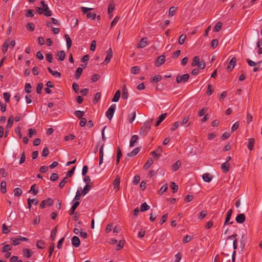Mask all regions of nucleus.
<instances>
[{
	"label": "nucleus",
	"instance_id": "32",
	"mask_svg": "<svg viewBox=\"0 0 262 262\" xmlns=\"http://www.w3.org/2000/svg\"><path fill=\"white\" fill-rule=\"evenodd\" d=\"M13 120H14L13 116H11L8 119L7 123L6 125L7 128H10L12 126Z\"/></svg>",
	"mask_w": 262,
	"mask_h": 262
},
{
	"label": "nucleus",
	"instance_id": "56",
	"mask_svg": "<svg viewBox=\"0 0 262 262\" xmlns=\"http://www.w3.org/2000/svg\"><path fill=\"white\" fill-rule=\"evenodd\" d=\"M12 247L10 245H5L2 249V252H6L11 250Z\"/></svg>",
	"mask_w": 262,
	"mask_h": 262
},
{
	"label": "nucleus",
	"instance_id": "28",
	"mask_svg": "<svg viewBox=\"0 0 262 262\" xmlns=\"http://www.w3.org/2000/svg\"><path fill=\"white\" fill-rule=\"evenodd\" d=\"M23 254L27 258H29L32 256V253L29 249L26 248L23 250Z\"/></svg>",
	"mask_w": 262,
	"mask_h": 262
},
{
	"label": "nucleus",
	"instance_id": "14",
	"mask_svg": "<svg viewBox=\"0 0 262 262\" xmlns=\"http://www.w3.org/2000/svg\"><path fill=\"white\" fill-rule=\"evenodd\" d=\"M148 45L147 38L144 37L141 39L138 45V48H143Z\"/></svg>",
	"mask_w": 262,
	"mask_h": 262
},
{
	"label": "nucleus",
	"instance_id": "27",
	"mask_svg": "<svg viewBox=\"0 0 262 262\" xmlns=\"http://www.w3.org/2000/svg\"><path fill=\"white\" fill-rule=\"evenodd\" d=\"M64 38L67 41V45L68 49H70L72 46V40L71 39L69 35L68 34L64 35Z\"/></svg>",
	"mask_w": 262,
	"mask_h": 262
},
{
	"label": "nucleus",
	"instance_id": "55",
	"mask_svg": "<svg viewBox=\"0 0 262 262\" xmlns=\"http://www.w3.org/2000/svg\"><path fill=\"white\" fill-rule=\"evenodd\" d=\"M162 79V77L161 75H156L155 76L151 81V82H157L160 81Z\"/></svg>",
	"mask_w": 262,
	"mask_h": 262
},
{
	"label": "nucleus",
	"instance_id": "45",
	"mask_svg": "<svg viewBox=\"0 0 262 262\" xmlns=\"http://www.w3.org/2000/svg\"><path fill=\"white\" fill-rule=\"evenodd\" d=\"M100 98H101L100 93L98 92V93H96L95 97L94 98L93 101V103L94 104H96L100 99Z\"/></svg>",
	"mask_w": 262,
	"mask_h": 262
},
{
	"label": "nucleus",
	"instance_id": "37",
	"mask_svg": "<svg viewBox=\"0 0 262 262\" xmlns=\"http://www.w3.org/2000/svg\"><path fill=\"white\" fill-rule=\"evenodd\" d=\"M57 227H55L51 231L50 238L52 241L55 240V236H56V233H57Z\"/></svg>",
	"mask_w": 262,
	"mask_h": 262
},
{
	"label": "nucleus",
	"instance_id": "44",
	"mask_svg": "<svg viewBox=\"0 0 262 262\" xmlns=\"http://www.w3.org/2000/svg\"><path fill=\"white\" fill-rule=\"evenodd\" d=\"M6 182L5 181H3L1 183V192L3 193L6 192Z\"/></svg>",
	"mask_w": 262,
	"mask_h": 262
},
{
	"label": "nucleus",
	"instance_id": "9",
	"mask_svg": "<svg viewBox=\"0 0 262 262\" xmlns=\"http://www.w3.org/2000/svg\"><path fill=\"white\" fill-rule=\"evenodd\" d=\"M165 61V57L164 55H161L158 57L155 62L156 67H160Z\"/></svg>",
	"mask_w": 262,
	"mask_h": 262
},
{
	"label": "nucleus",
	"instance_id": "49",
	"mask_svg": "<svg viewBox=\"0 0 262 262\" xmlns=\"http://www.w3.org/2000/svg\"><path fill=\"white\" fill-rule=\"evenodd\" d=\"M84 114V112L81 111H76L74 113V115L78 118H82Z\"/></svg>",
	"mask_w": 262,
	"mask_h": 262
},
{
	"label": "nucleus",
	"instance_id": "43",
	"mask_svg": "<svg viewBox=\"0 0 262 262\" xmlns=\"http://www.w3.org/2000/svg\"><path fill=\"white\" fill-rule=\"evenodd\" d=\"M222 27V23L221 22H218L214 26L213 31L216 32H219L221 30Z\"/></svg>",
	"mask_w": 262,
	"mask_h": 262
},
{
	"label": "nucleus",
	"instance_id": "30",
	"mask_svg": "<svg viewBox=\"0 0 262 262\" xmlns=\"http://www.w3.org/2000/svg\"><path fill=\"white\" fill-rule=\"evenodd\" d=\"M136 112H133L130 114L128 116V120L130 123H132L135 120L136 118Z\"/></svg>",
	"mask_w": 262,
	"mask_h": 262
},
{
	"label": "nucleus",
	"instance_id": "18",
	"mask_svg": "<svg viewBox=\"0 0 262 262\" xmlns=\"http://www.w3.org/2000/svg\"><path fill=\"white\" fill-rule=\"evenodd\" d=\"M141 149V148L140 147H136L133 151H132L130 152H128L127 154V156L128 157L135 156L136 155H137L139 152V151H140Z\"/></svg>",
	"mask_w": 262,
	"mask_h": 262
},
{
	"label": "nucleus",
	"instance_id": "47",
	"mask_svg": "<svg viewBox=\"0 0 262 262\" xmlns=\"http://www.w3.org/2000/svg\"><path fill=\"white\" fill-rule=\"evenodd\" d=\"M213 91H214V89H213V86L211 84H209L208 85L207 91L206 92L207 94L208 95L210 96L213 93Z\"/></svg>",
	"mask_w": 262,
	"mask_h": 262
},
{
	"label": "nucleus",
	"instance_id": "29",
	"mask_svg": "<svg viewBox=\"0 0 262 262\" xmlns=\"http://www.w3.org/2000/svg\"><path fill=\"white\" fill-rule=\"evenodd\" d=\"M91 186L89 184H86L83 190L79 188L80 191L83 193V195H86L89 191Z\"/></svg>",
	"mask_w": 262,
	"mask_h": 262
},
{
	"label": "nucleus",
	"instance_id": "19",
	"mask_svg": "<svg viewBox=\"0 0 262 262\" xmlns=\"http://www.w3.org/2000/svg\"><path fill=\"white\" fill-rule=\"evenodd\" d=\"M233 213V211L232 209H229L226 213V217L224 223V226L228 224V222L230 221L232 214Z\"/></svg>",
	"mask_w": 262,
	"mask_h": 262
},
{
	"label": "nucleus",
	"instance_id": "16",
	"mask_svg": "<svg viewBox=\"0 0 262 262\" xmlns=\"http://www.w3.org/2000/svg\"><path fill=\"white\" fill-rule=\"evenodd\" d=\"M229 168L230 164L227 162H225L221 165V169L224 173H227L229 171Z\"/></svg>",
	"mask_w": 262,
	"mask_h": 262
},
{
	"label": "nucleus",
	"instance_id": "54",
	"mask_svg": "<svg viewBox=\"0 0 262 262\" xmlns=\"http://www.w3.org/2000/svg\"><path fill=\"white\" fill-rule=\"evenodd\" d=\"M75 170V166H74L69 171H68V172L67 173V174H66V176H67L66 177H67V178L68 177H71L73 176Z\"/></svg>",
	"mask_w": 262,
	"mask_h": 262
},
{
	"label": "nucleus",
	"instance_id": "57",
	"mask_svg": "<svg viewBox=\"0 0 262 262\" xmlns=\"http://www.w3.org/2000/svg\"><path fill=\"white\" fill-rule=\"evenodd\" d=\"M42 88L43 84L42 83H39L36 87V92L37 94H41Z\"/></svg>",
	"mask_w": 262,
	"mask_h": 262
},
{
	"label": "nucleus",
	"instance_id": "48",
	"mask_svg": "<svg viewBox=\"0 0 262 262\" xmlns=\"http://www.w3.org/2000/svg\"><path fill=\"white\" fill-rule=\"evenodd\" d=\"M10 231V229L7 227L5 224H3L2 225V232L4 234H7L9 233Z\"/></svg>",
	"mask_w": 262,
	"mask_h": 262
},
{
	"label": "nucleus",
	"instance_id": "62",
	"mask_svg": "<svg viewBox=\"0 0 262 262\" xmlns=\"http://www.w3.org/2000/svg\"><path fill=\"white\" fill-rule=\"evenodd\" d=\"M100 78V76L98 74H93L91 78V80L92 82H96L99 80Z\"/></svg>",
	"mask_w": 262,
	"mask_h": 262
},
{
	"label": "nucleus",
	"instance_id": "35",
	"mask_svg": "<svg viewBox=\"0 0 262 262\" xmlns=\"http://www.w3.org/2000/svg\"><path fill=\"white\" fill-rule=\"evenodd\" d=\"M149 209V206L146 203H145V202L143 203L141 205L140 211L141 212H144V211H147Z\"/></svg>",
	"mask_w": 262,
	"mask_h": 262
},
{
	"label": "nucleus",
	"instance_id": "8",
	"mask_svg": "<svg viewBox=\"0 0 262 262\" xmlns=\"http://www.w3.org/2000/svg\"><path fill=\"white\" fill-rule=\"evenodd\" d=\"M162 152V148L159 146L155 150L150 152V154L155 158H158Z\"/></svg>",
	"mask_w": 262,
	"mask_h": 262
},
{
	"label": "nucleus",
	"instance_id": "24",
	"mask_svg": "<svg viewBox=\"0 0 262 262\" xmlns=\"http://www.w3.org/2000/svg\"><path fill=\"white\" fill-rule=\"evenodd\" d=\"M154 163V160L152 158H150L148 159L146 163L144 164L143 166V168L145 170H147L148 168L150 167V166Z\"/></svg>",
	"mask_w": 262,
	"mask_h": 262
},
{
	"label": "nucleus",
	"instance_id": "17",
	"mask_svg": "<svg viewBox=\"0 0 262 262\" xmlns=\"http://www.w3.org/2000/svg\"><path fill=\"white\" fill-rule=\"evenodd\" d=\"M255 144V139L254 138H249L248 139V144L247 145L248 148L252 150L253 149V147Z\"/></svg>",
	"mask_w": 262,
	"mask_h": 262
},
{
	"label": "nucleus",
	"instance_id": "36",
	"mask_svg": "<svg viewBox=\"0 0 262 262\" xmlns=\"http://www.w3.org/2000/svg\"><path fill=\"white\" fill-rule=\"evenodd\" d=\"M128 97V94L127 92V90L125 88V86H124V88L122 89V98L123 99H127Z\"/></svg>",
	"mask_w": 262,
	"mask_h": 262
},
{
	"label": "nucleus",
	"instance_id": "51",
	"mask_svg": "<svg viewBox=\"0 0 262 262\" xmlns=\"http://www.w3.org/2000/svg\"><path fill=\"white\" fill-rule=\"evenodd\" d=\"M54 244L52 243V244H51L50 247H49L48 257H51L53 252L54 251Z\"/></svg>",
	"mask_w": 262,
	"mask_h": 262
},
{
	"label": "nucleus",
	"instance_id": "63",
	"mask_svg": "<svg viewBox=\"0 0 262 262\" xmlns=\"http://www.w3.org/2000/svg\"><path fill=\"white\" fill-rule=\"evenodd\" d=\"M168 188L167 184L163 185L160 189L159 191V194L162 195L164 192H165Z\"/></svg>",
	"mask_w": 262,
	"mask_h": 262
},
{
	"label": "nucleus",
	"instance_id": "13",
	"mask_svg": "<svg viewBox=\"0 0 262 262\" xmlns=\"http://www.w3.org/2000/svg\"><path fill=\"white\" fill-rule=\"evenodd\" d=\"M139 140V137L138 135H135L132 136L130 143H129V146L130 147H134L136 145V144L138 143Z\"/></svg>",
	"mask_w": 262,
	"mask_h": 262
},
{
	"label": "nucleus",
	"instance_id": "31",
	"mask_svg": "<svg viewBox=\"0 0 262 262\" xmlns=\"http://www.w3.org/2000/svg\"><path fill=\"white\" fill-rule=\"evenodd\" d=\"M83 70L81 68H78L76 71L75 77L76 79H78L82 73Z\"/></svg>",
	"mask_w": 262,
	"mask_h": 262
},
{
	"label": "nucleus",
	"instance_id": "25",
	"mask_svg": "<svg viewBox=\"0 0 262 262\" xmlns=\"http://www.w3.org/2000/svg\"><path fill=\"white\" fill-rule=\"evenodd\" d=\"M121 93L120 90H118L116 92L113 98L112 99L113 102H118L120 97Z\"/></svg>",
	"mask_w": 262,
	"mask_h": 262
},
{
	"label": "nucleus",
	"instance_id": "12",
	"mask_svg": "<svg viewBox=\"0 0 262 262\" xmlns=\"http://www.w3.org/2000/svg\"><path fill=\"white\" fill-rule=\"evenodd\" d=\"M246 220V216L244 214L241 213L237 215L235 219V221L237 223L239 224L243 223Z\"/></svg>",
	"mask_w": 262,
	"mask_h": 262
},
{
	"label": "nucleus",
	"instance_id": "4",
	"mask_svg": "<svg viewBox=\"0 0 262 262\" xmlns=\"http://www.w3.org/2000/svg\"><path fill=\"white\" fill-rule=\"evenodd\" d=\"M116 104H113L111 105V106L106 112V116L110 120H111L113 117L114 114L116 110Z\"/></svg>",
	"mask_w": 262,
	"mask_h": 262
},
{
	"label": "nucleus",
	"instance_id": "6",
	"mask_svg": "<svg viewBox=\"0 0 262 262\" xmlns=\"http://www.w3.org/2000/svg\"><path fill=\"white\" fill-rule=\"evenodd\" d=\"M189 77L190 76L188 74H185L183 75H179L177 77V82L178 83H180L181 82H185L189 79Z\"/></svg>",
	"mask_w": 262,
	"mask_h": 262
},
{
	"label": "nucleus",
	"instance_id": "59",
	"mask_svg": "<svg viewBox=\"0 0 262 262\" xmlns=\"http://www.w3.org/2000/svg\"><path fill=\"white\" fill-rule=\"evenodd\" d=\"M25 90L27 93H30L31 92V85L29 83H26Z\"/></svg>",
	"mask_w": 262,
	"mask_h": 262
},
{
	"label": "nucleus",
	"instance_id": "11",
	"mask_svg": "<svg viewBox=\"0 0 262 262\" xmlns=\"http://www.w3.org/2000/svg\"><path fill=\"white\" fill-rule=\"evenodd\" d=\"M236 62V59L235 57L232 58L228 63L227 69L229 71H231L234 68Z\"/></svg>",
	"mask_w": 262,
	"mask_h": 262
},
{
	"label": "nucleus",
	"instance_id": "39",
	"mask_svg": "<svg viewBox=\"0 0 262 262\" xmlns=\"http://www.w3.org/2000/svg\"><path fill=\"white\" fill-rule=\"evenodd\" d=\"M45 242L42 240H39L37 242L36 246L38 249H43L45 248Z\"/></svg>",
	"mask_w": 262,
	"mask_h": 262
},
{
	"label": "nucleus",
	"instance_id": "10",
	"mask_svg": "<svg viewBox=\"0 0 262 262\" xmlns=\"http://www.w3.org/2000/svg\"><path fill=\"white\" fill-rule=\"evenodd\" d=\"M106 53V57L105 58L104 62H105L106 63H108L110 62L113 55L112 48H109L107 51Z\"/></svg>",
	"mask_w": 262,
	"mask_h": 262
},
{
	"label": "nucleus",
	"instance_id": "26",
	"mask_svg": "<svg viewBox=\"0 0 262 262\" xmlns=\"http://www.w3.org/2000/svg\"><path fill=\"white\" fill-rule=\"evenodd\" d=\"M122 157V152L120 147H118L117 149V157H116V162L117 164H119L120 159Z\"/></svg>",
	"mask_w": 262,
	"mask_h": 262
},
{
	"label": "nucleus",
	"instance_id": "38",
	"mask_svg": "<svg viewBox=\"0 0 262 262\" xmlns=\"http://www.w3.org/2000/svg\"><path fill=\"white\" fill-rule=\"evenodd\" d=\"M13 192L15 196H20L23 192L22 190L20 188H15Z\"/></svg>",
	"mask_w": 262,
	"mask_h": 262
},
{
	"label": "nucleus",
	"instance_id": "64",
	"mask_svg": "<svg viewBox=\"0 0 262 262\" xmlns=\"http://www.w3.org/2000/svg\"><path fill=\"white\" fill-rule=\"evenodd\" d=\"M180 122L179 121L175 122L172 125L171 127V131H174L177 128H178L179 126Z\"/></svg>",
	"mask_w": 262,
	"mask_h": 262
},
{
	"label": "nucleus",
	"instance_id": "5",
	"mask_svg": "<svg viewBox=\"0 0 262 262\" xmlns=\"http://www.w3.org/2000/svg\"><path fill=\"white\" fill-rule=\"evenodd\" d=\"M40 4L42 6L41 8L43 10V15L48 17L51 16L52 15V12L49 10L48 5L43 1H41Z\"/></svg>",
	"mask_w": 262,
	"mask_h": 262
},
{
	"label": "nucleus",
	"instance_id": "53",
	"mask_svg": "<svg viewBox=\"0 0 262 262\" xmlns=\"http://www.w3.org/2000/svg\"><path fill=\"white\" fill-rule=\"evenodd\" d=\"M26 28L30 31H33L35 29V26L32 23H29L27 24Z\"/></svg>",
	"mask_w": 262,
	"mask_h": 262
},
{
	"label": "nucleus",
	"instance_id": "33",
	"mask_svg": "<svg viewBox=\"0 0 262 262\" xmlns=\"http://www.w3.org/2000/svg\"><path fill=\"white\" fill-rule=\"evenodd\" d=\"M81 195H83V193L80 191V189L78 188L77 190V192L76 193V195L73 200V201H79L80 199V196Z\"/></svg>",
	"mask_w": 262,
	"mask_h": 262
},
{
	"label": "nucleus",
	"instance_id": "15",
	"mask_svg": "<svg viewBox=\"0 0 262 262\" xmlns=\"http://www.w3.org/2000/svg\"><path fill=\"white\" fill-rule=\"evenodd\" d=\"M80 242L78 237L74 236L72 238V244L75 247H78L80 245Z\"/></svg>",
	"mask_w": 262,
	"mask_h": 262
},
{
	"label": "nucleus",
	"instance_id": "1",
	"mask_svg": "<svg viewBox=\"0 0 262 262\" xmlns=\"http://www.w3.org/2000/svg\"><path fill=\"white\" fill-rule=\"evenodd\" d=\"M153 119H149L146 121L140 128V135L142 137H145L149 132L151 127V124L152 123Z\"/></svg>",
	"mask_w": 262,
	"mask_h": 262
},
{
	"label": "nucleus",
	"instance_id": "58",
	"mask_svg": "<svg viewBox=\"0 0 262 262\" xmlns=\"http://www.w3.org/2000/svg\"><path fill=\"white\" fill-rule=\"evenodd\" d=\"M140 69L137 66H135L132 68L131 73L133 74H136L139 73Z\"/></svg>",
	"mask_w": 262,
	"mask_h": 262
},
{
	"label": "nucleus",
	"instance_id": "60",
	"mask_svg": "<svg viewBox=\"0 0 262 262\" xmlns=\"http://www.w3.org/2000/svg\"><path fill=\"white\" fill-rule=\"evenodd\" d=\"M186 38V35H184V34L181 35L179 39V43L180 45L183 44Z\"/></svg>",
	"mask_w": 262,
	"mask_h": 262
},
{
	"label": "nucleus",
	"instance_id": "42",
	"mask_svg": "<svg viewBox=\"0 0 262 262\" xmlns=\"http://www.w3.org/2000/svg\"><path fill=\"white\" fill-rule=\"evenodd\" d=\"M28 205V208L29 209L31 207V203H34V205H36L38 204V201L36 200L35 199H28L27 200Z\"/></svg>",
	"mask_w": 262,
	"mask_h": 262
},
{
	"label": "nucleus",
	"instance_id": "22",
	"mask_svg": "<svg viewBox=\"0 0 262 262\" xmlns=\"http://www.w3.org/2000/svg\"><path fill=\"white\" fill-rule=\"evenodd\" d=\"M57 56H58V60L60 61H63L65 59L66 57V53L64 51H61L58 52L57 53Z\"/></svg>",
	"mask_w": 262,
	"mask_h": 262
},
{
	"label": "nucleus",
	"instance_id": "7",
	"mask_svg": "<svg viewBox=\"0 0 262 262\" xmlns=\"http://www.w3.org/2000/svg\"><path fill=\"white\" fill-rule=\"evenodd\" d=\"M11 239L13 242V245L14 246L19 245L21 241H28V238L25 237H20V238H12Z\"/></svg>",
	"mask_w": 262,
	"mask_h": 262
},
{
	"label": "nucleus",
	"instance_id": "61",
	"mask_svg": "<svg viewBox=\"0 0 262 262\" xmlns=\"http://www.w3.org/2000/svg\"><path fill=\"white\" fill-rule=\"evenodd\" d=\"M172 189V192L175 193L178 190V186L175 184L174 182H172L170 185Z\"/></svg>",
	"mask_w": 262,
	"mask_h": 262
},
{
	"label": "nucleus",
	"instance_id": "40",
	"mask_svg": "<svg viewBox=\"0 0 262 262\" xmlns=\"http://www.w3.org/2000/svg\"><path fill=\"white\" fill-rule=\"evenodd\" d=\"M181 166V162L179 161L174 163L172 166V170L173 171H177Z\"/></svg>",
	"mask_w": 262,
	"mask_h": 262
},
{
	"label": "nucleus",
	"instance_id": "50",
	"mask_svg": "<svg viewBox=\"0 0 262 262\" xmlns=\"http://www.w3.org/2000/svg\"><path fill=\"white\" fill-rule=\"evenodd\" d=\"M35 188H36V184H34L32 185L31 187L30 190L28 192L30 193L31 192H32L34 195L37 194L38 193V191L36 190Z\"/></svg>",
	"mask_w": 262,
	"mask_h": 262
},
{
	"label": "nucleus",
	"instance_id": "34",
	"mask_svg": "<svg viewBox=\"0 0 262 262\" xmlns=\"http://www.w3.org/2000/svg\"><path fill=\"white\" fill-rule=\"evenodd\" d=\"M246 61L248 63V64H249V66H250V67H255L257 64H259L261 62H262V61H258V62H257L256 63V62L251 60V59H250L249 58L246 59Z\"/></svg>",
	"mask_w": 262,
	"mask_h": 262
},
{
	"label": "nucleus",
	"instance_id": "21",
	"mask_svg": "<svg viewBox=\"0 0 262 262\" xmlns=\"http://www.w3.org/2000/svg\"><path fill=\"white\" fill-rule=\"evenodd\" d=\"M202 178L203 180L206 182H210L212 179V176L208 173H204L203 175Z\"/></svg>",
	"mask_w": 262,
	"mask_h": 262
},
{
	"label": "nucleus",
	"instance_id": "3",
	"mask_svg": "<svg viewBox=\"0 0 262 262\" xmlns=\"http://www.w3.org/2000/svg\"><path fill=\"white\" fill-rule=\"evenodd\" d=\"M80 9L84 14L86 13V17L88 18H92L93 20L95 19L96 16V13H92L91 12H89V11L93 10V8L81 7Z\"/></svg>",
	"mask_w": 262,
	"mask_h": 262
},
{
	"label": "nucleus",
	"instance_id": "41",
	"mask_svg": "<svg viewBox=\"0 0 262 262\" xmlns=\"http://www.w3.org/2000/svg\"><path fill=\"white\" fill-rule=\"evenodd\" d=\"M114 8H115V5L114 4H110L107 8V10H108V14L110 15V16H112V14H111L114 10Z\"/></svg>",
	"mask_w": 262,
	"mask_h": 262
},
{
	"label": "nucleus",
	"instance_id": "52",
	"mask_svg": "<svg viewBox=\"0 0 262 262\" xmlns=\"http://www.w3.org/2000/svg\"><path fill=\"white\" fill-rule=\"evenodd\" d=\"M4 98L6 102L8 103L9 102L10 94L8 92H5L3 94Z\"/></svg>",
	"mask_w": 262,
	"mask_h": 262
},
{
	"label": "nucleus",
	"instance_id": "20",
	"mask_svg": "<svg viewBox=\"0 0 262 262\" xmlns=\"http://www.w3.org/2000/svg\"><path fill=\"white\" fill-rule=\"evenodd\" d=\"M120 183V178L117 177L116 179L113 182V185L114 187V189H116V191H118L119 189V185Z\"/></svg>",
	"mask_w": 262,
	"mask_h": 262
},
{
	"label": "nucleus",
	"instance_id": "23",
	"mask_svg": "<svg viewBox=\"0 0 262 262\" xmlns=\"http://www.w3.org/2000/svg\"><path fill=\"white\" fill-rule=\"evenodd\" d=\"M9 39H7L4 42L2 47V52L4 54H5L8 50V48L9 46Z\"/></svg>",
	"mask_w": 262,
	"mask_h": 262
},
{
	"label": "nucleus",
	"instance_id": "46",
	"mask_svg": "<svg viewBox=\"0 0 262 262\" xmlns=\"http://www.w3.org/2000/svg\"><path fill=\"white\" fill-rule=\"evenodd\" d=\"M176 7L173 6L171 7L169 10V15L171 16H173L176 13Z\"/></svg>",
	"mask_w": 262,
	"mask_h": 262
},
{
	"label": "nucleus",
	"instance_id": "2",
	"mask_svg": "<svg viewBox=\"0 0 262 262\" xmlns=\"http://www.w3.org/2000/svg\"><path fill=\"white\" fill-rule=\"evenodd\" d=\"M200 57L199 56H195L193 57V61L191 66L192 67L198 66L201 69H204L205 68V63L203 61H200Z\"/></svg>",
	"mask_w": 262,
	"mask_h": 262
}]
</instances>
